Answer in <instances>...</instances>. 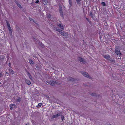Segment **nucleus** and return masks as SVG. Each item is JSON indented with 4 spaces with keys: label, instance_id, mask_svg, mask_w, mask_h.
<instances>
[{
    "label": "nucleus",
    "instance_id": "f257e3e1",
    "mask_svg": "<svg viewBox=\"0 0 125 125\" xmlns=\"http://www.w3.org/2000/svg\"><path fill=\"white\" fill-rule=\"evenodd\" d=\"M6 21L7 26L8 29L9 31V34L11 36H12V30L10 27V24L8 21L6 20Z\"/></svg>",
    "mask_w": 125,
    "mask_h": 125
},
{
    "label": "nucleus",
    "instance_id": "f03ea898",
    "mask_svg": "<svg viewBox=\"0 0 125 125\" xmlns=\"http://www.w3.org/2000/svg\"><path fill=\"white\" fill-rule=\"evenodd\" d=\"M56 31H58L60 34L63 36H65L67 35L66 33L64 32L63 31L59 29H57Z\"/></svg>",
    "mask_w": 125,
    "mask_h": 125
},
{
    "label": "nucleus",
    "instance_id": "7ed1b4c3",
    "mask_svg": "<svg viewBox=\"0 0 125 125\" xmlns=\"http://www.w3.org/2000/svg\"><path fill=\"white\" fill-rule=\"evenodd\" d=\"M115 52L116 54L118 55H121V54L120 52V51L118 47H116L115 48Z\"/></svg>",
    "mask_w": 125,
    "mask_h": 125
},
{
    "label": "nucleus",
    "instance_id": "20e7f679",
    "mask_svg": "<svg viewBox=\"0 0 125 125\" xmlns=\"http://www.w3.org/2000/svg\"><path fill=\"white\" fill-rule=\"evenodd\" d=\"M79 61L82 62L84 64L86 63V61L84 59L81 57H79Z\"/></svg>",
    "mask_w": 125,
    "mask_h": 125
},
{
    "label": "nucleus",
    "instance_id": "39448f33",
    "mask_svg": "<svg viewBox=\"0 0 125 125\" xmlns=\"http://www.w3.org/2000/svg\"><path fill=\"white\" fill-rule=\"evenodd\" d=\"M46 82L50 85L52 86L55 83V81L53 80H51L50 81H47Z\"/></svg>",
    "mask_w": 125,
    "mask_h": 125
},
{
    "label": "nucleus",
    "instance_id": "423d86ee",
    "mask_svg": "<svg viewBox=\"0 0 125 125\" xmlns=\"http://www.w3.org/2000/svg\"><path fill=\"white\" fill-rule=\"evenodd\" d=\"M61 114V113H58L57 114H55L54 115H53L52 117V118H56L58 117L59 116H60Z\"/></svg>",
    "mask_w": 125,
    "mask_h": 125
},
{
    "label": "nucleus",
    "instance_id": "0eeeda50",
    "mask_svg": "<svg viewBox=\"0 0 125 125\" xmlns=\"http://www.w3.org/2000/svg\"><path fill=\"white\" fill-rule=\"evenodd\" d=\"M89 94L90 95L93 96H97V94L94 93L89 92Z\"/></svg>",
    "mask_w": 125,
    "mask_h": 125
},
{
    "label": "nucleus",
    "instance_id": "6e6552de",
    "mask_svg": "<svg viewBox=\"0 0 125 125\" xmlns=\"http://www.w3.org/2000/svg\"><path fill=\"white\" fill-rule=\"evenodd\" d=\"M103 57L104 58H106V59L109 60H110V56L107 54V55H103Z\"/></svg>",
    "mask_w": 125,
    "mask_h": 125
},
{
    "label": "nucleus",
    "instance_id": "1a4fd4ad",
    "mask_svg": "<svg viewBox=\"0 0 125 125\" xmlns=\"http://www.w3.org/2000/svg\"><path fill=\"white\" fill-rule=\"evenodd\" d=\"M11 110H12L16 107V105L14 104H10L9 105Z\"/></svg>",
    "mask_w": 125,
    "mask_h": 125
},
{
    "label": "nucleus",
    "instance_id": "9d476101",
    "mask_svg": "<svg viewBox=\"0 0 125 125\" xmlns=\"http://www.w3.org/2000/svg\"><path fill=\"white\" fill-rule=\"evenodd\" d=\"M58 25L60 27L61 29L63 30H64V29L65 26H63L61 23L58 24Z\"/></svg>",
    "mask_w": 125,
    "mask_h": 125
},
{
    "label": "nucleus",
    "instance_id": "9b49d317",
    "mask_svg": "<svg viewBox=\"0 0 125 125\" xmlns=\"http://www.w3.org/2000/svg\"><path fill=\"white\" fill-rule=\"evenodd\" d=\"M60 13L61 16H63V12L62 10V9L61 7H59V8Z\"/></svg>",
    "mask_w": 125,
    "mask_h": 125
},
{
    "label": "nucleus",
    "instance_id": "f8f14e48",
    "mask_svg": "<svg viewBox=\"0 0 125 125\" xmlns=\"http://www.w3.org/2000/svg\"><path fill=\"white\" fill-rule=\"evenodd\" d=\"M85 73V75H84V76L87 77L88 78H89V79H91V76L90 75H89L88 73H87V72H86V73Z\"/></svg>",
    "mask_w": 125,
    "mask_h": 125
},
{
    "label": "nucleus",
    "instance_id": "ddd939ff",
    "mask_svg": "<svg viewBox=\"0 0 125 125\" xmlns=\"http://www.w3.org/2000/svg\"><path fill=\"white\" fill-rule=\"evenodd\" d=\"M43 3L45 5H46L48 3L47 0H42Z\"/></svg>",
    "mask_w": 125,
    "mask_h": 125
},
{
    "label": "nucleus",
    "instance_id": "4468645a",
    "mask_svg": "<svg viewBox=\"0 0 125 125\" xmlns=\"http://www.w3.org/2000/svg\"><path fill=\"white\" fill-rule=\"evenodd\" d=\"M25 82H26V83L28 85H30L31 84V83L30 82L29 80L26 79V80Z\"/></svg>",
    "mask_w": 125,
    "mask_h": 125
},
{
    "label": "nucleus",
    "instance_id": "2eb2a0df",
    "mask_svg": "<svg viewBox=\"0 0 125 125\" xmlns=\"http://www.w3.org/2000/svg\"><path fill=\"white\" fill-rule=\"evenodd\" d=\"M42 104L41 103H39L38 104V105L36 107L38 108H40Z\"/></svg>",
    "mask_w": 125,
    "mask_h": 125
},
{
    "label": "nucleus",
    "instance_id": "dca6fc26",
    "mask_svg": "<svg viewBox=\"0 0 125 125\" xmlns=\"http://www.w3.org/2000/svg\"><path fill=\"white\" fill-rule=\"evenodd\" d=\"M10 72L11 73L13 74L14 73V71L12 69H10L9 70Z\"/></svg>",
    "mask_w": 125,
    "mask_h": 125
},
{
    "label": "nucleus",
    "instance_id": "f3484780",
    "mask_svg": "<svg viewBox=\"0 0 125 125\" xmlns=\"http://www.w3.org/2000/svg\"><path fill=\"white\" fill-rule=\"evenodd\" d=\"M29 62L31 64H33V61L32 60H29Z\"/></svg>",
    "mask_w": 125,
    "mask_h": 125
},
{
    "label": "nucleus",
    "instance_id": "a211bd4d",
    "mask_svg": "<svg viewBox=\"0 0 125 125\" xmlns=\"http://www.w3.org/2000/svg\"><path fill=\"white\" fill-rule=\"evenodd\" d=\"M86 72H84L83 71H81V73L84 76V75H85V73H86Z\"/></svg>",
    "mask_w": 125,
    "mask_h": 125
},
{
    "label": "nucleus",
    "instance_id": "6ab92c4d",
    "mask_svg": "<svg viewBox=\"0 0 125 125\" xmlns=\"http://www.w3.org/2000/svg\"><path fill=\"white\" fill-rule=\"evenodd\" d=\"M21 101V99L20 98H18L16 100V101L17 102H19Z\"/></svg>",
    "mask_w": 125,
    "mask_h": 125
},
{
    "label": "nucleus",
    "instance_id": "aec40b11",
    "mask_svg": "<svg viewBox=\"0 0 125 125\" xmlns=\"http://www.w3.org/2000/svg\"><path fill=\"white\" fill-rule=\"evenodd\" d=\"M69 80L72 81L73 80V78L71 77H70L68 79Z\"/></svg>",
    "mask_w": 125,
    "mask_h": 125
},
{
    "label": "nucleus",
    "instance_id": "412c9836",
    "mask_svg": "<svg viewBox=\"0 0 125 125\" xmlns=\"http://www.w3.org/2000/svg\"><path fill=\"white\" fill-rule=\"evenodd\" d=\"M101 4L104 6H105L106 5L105 3L104 2H102L101 3Z\"/></svg>",
    "mask_w": 125,
    "mask_h": 125
},
{
    "label": "nucleus",
    "instance_id": "4be33fe9",
    "mask_svg": "<svg viewBox=\"0 0 125 125\" xmlns=\"http://www.w3.org/2000/svg\"><path fill=\"white\" fill-rule=\"evenodd\" d=\"M109 60L111 62H115V60H114V59L111 60V58L110 59V60Z\"/></svg>",
    "mask_w": 125,
    "mask_h": 125
},
{
    "label": "nucleus",
    "instance_id": "5701e85b",
    "mask_svg": "<svg viewBox=\"0 0 125 125\" xmlns=\"http://www.w3.org/2000/svg\"><path fill=\"white\" fill-rule=\"evenodd\" d=\"M86 19L87 20V21H88L89 22V23H90V24H91V22L89 20V19L87 18L86 17Z\"/></svg>",
    "mask_w": 125,
    "mask_h": 125
},
{
    "label": "nucleus",
    "instance_id": "b1692460",
    "mask_svg": "<svg viewBox=\"0 0 125 125\" xmlns=\"http://www.w3.org/2000/svg\"><path fill=\"white\" fill-rule=\"evenodd\" d=\"M17 5L18 6V7H19L20 8H21V6L19 4V3H17Z\"/></svg>",
    "mask_w": 125,
    "mask_h": 125
},
{
    "label": "nucleus",
    "instance_id": "393cba45",
    "mask_svg": "<svg viewBox=\"0 0 125 125\" xmlns=\"http://www.w3.org/2000/svg\"><path fill=\"white\" fill-rule=\"evenodd\" d=\"M64 118V116L63 115H61V119L62 120H63Z\"/></svg>",
    "mask_w": 125,
    "mask_h": 125
},
{
    "label": "nucleus",
    "instance_id": "a878e982",
    "mask_svg": "<svg viewBox=\"0 0 125 125\" xmlns=\"http://www.w3.org/2000/svg\"><path fill=\"white\" fill-rule=\"evenodd\" d=\"M93 15L92 12V11H91L90 12V16H92Z\"/></svg>",
    "mask_w": 125,
    "mask_h": 125
},
{
    "label": "nucleus",
    "instance_id": "bb28decb",
    "mask_svg": "<svg viewBox=\"0 0 125 125\" xmlns=\"http://www.w3.org/2000/svg\"><path fill=\"white\" fill-rule=\"evenodd\" d=\"M29 19L31 21H33V19H32L31 18H29Z\"/></svg>",
    "mask_w": 125,
    "mask_h": 125
},
{
    "label": "nucleus",
    "instance_id": "cd10ccee",
    "mask_svg": "<svg viewBox=\"0 0 125 125\" xmlns=\"http://www.w3.org/2000/svg\"><path fill=\"white\" fill-rule=\"evenodd\" d=\"M2 76V74L0 73V78Z\"/></svg>",
    "mask_w": 125,
    "mask_h": 125
},
{
    "label": "nucleus",
    "instance_id": "c85d7f7f",
    "mask_svg": "<svg viewBox=\"0 0 125 125\" xmlns=\"http://www.w3.org/2000/svg\"><path fill=\"white\" fill-rule=\"evenodd\" d=\"M39 1L38 0H37L35 2V3H37L39 2Z\"/></svg>",
    "mask_w": 125,
    "mask_h": 125
},
{
    "label": "nucleus",
    "instance_id": "c756f323",
    "mask_svg": "<svg viewBox=\"0 0 125 125\" xmlns=\"http://www.w3.org/2000/svg\"><path fill=\"white\" fill-rule=\"evenodd\" d=\"M9 65L10 67H11V64L10 63H9Z\"/></svg>",
    "mask_w": 125,
    "mask_h": 125
},
{
    "label": "nucleus",
    "instance_id": "7c9ffc66",
    "mask_svg": "<svg viewBox=\"0 0 125 125\" xmlns=\"http://www.w3.org/2000/svg\"><path fill=\"white\" fill-rule=\"evenodd\" d=\"M69 3L70 4V5H71V1H70V0H69Z\"/></svg>",
    "mask_w": 125,
    "mask_h": 125
},
{
    "label": "nucleus",
    "instance_id": "2f4dec72",
    "mask_svg": "<svg viewBox=\"0 0 125 125\" xmlns=\"http://www.w3.org/2000/svg\"><path fill=\"white\" fill-rule=\"evenodd\" d=\"M51 17V15H49L48 16V18H50V17Z\"/></svg>",
    "mask_w": 125,
    "mask_h": 125
},
{
    "label": "nucleus",
    "instance_id": "473e14b6",
    "mask_svg": "<svg viewBox=\"0 0 125 125\" xmlns=\"http://www.w3.org/2000/svg\"><path fill=\"white\" fill-rule=\"evenodd\" d=\"M29 78H30V79H32V77H31V76H29Z\"/></svg>",
    "mask_w": 125,
    "mask_h": 125
},
{
    "label": "nucleus",
    "instance_id": "72a5a7b5",
    "mask_svg": "<svg viewBox=\"0 0 125 125\" xmlns=\"http://www.w3.org/2000/svg\"><path fill=\"white\" fill-rule=\"evenodd\" d=\"M91 17H92V18L93 19V15L92 16H91Z\"/></svg>",
    "mask_w": 125,
    "mask_h": 125
},
{
    "label": "nucleus",
    "instance_id": "f704fd0d",
    "mask_svg": "<svg viewBox=\"0 0 125 125\" xmlns=\"http://www.w3.org/2000/svg\"><path fill=\"white\" fill-rule=\"evenodd\" d=\"M25 125H29V123H27Z\"/></svg>",
    "mask_w": 125,
    "mask_h": 125
},
{
    "label": "nucleus",
    "instance_id": "c9c22d12",
    "mask_svg": "<svg viewBox=\"0 0 125 125\" xmlns=\"http://www.w3.org/2000/svg\"><path fill=\"white\" fill-rule=\"evenodd\" d=\"M76 0V1H77V3H78V0Z\"/></svg>",
    "mask_w": 125,
    "mask_h": 125
},
{
    "label": "nucleus",
    "instance_id": "e433bc0d",
    "mask_svg": "<svg viewBox=\"0 0 125 125\" xmlns=\"http://www.w3.org/2000/svg\"><path fill=\"white\" fill-rule=\"evenodd\" d=\"M2 83L1 82H0V85Z\"/></svg>",
    "mask_w": 125,
    "mask_h": 125
},
{
    "label": "nucleus",
    "instance_id": "4c0bfd02",
    "mask_svg": "<svg viewBox=\"0 0 125 125\" xmlns=\"http://www.w3.org/2000/svg\"><path fill=\"white\" fill-rule=\"evenodd\" d=\"M79 1V0H78Z\"/></svg>",
    "mask_w": 125,
    "mask_h": 125
}]
</instances>
